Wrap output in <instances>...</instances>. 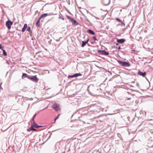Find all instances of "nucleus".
Returning <instances> with one entry per match:
<instances>
[{
    "label": "nucleus",
    "mask_w": 153,
    "mask_h": 153,
    "mask_svg": "<svg viewBox=\"0 0 153 153\" xmlns=\"http://www.w3.org/2000/svg\"><path fill=\"white\" fill-rule=\"evenodd\" d=\"M29 79L32 81L33 82H37L39 81V79L37 77L36 75L31 76L30 75Z\"/></svg>",
    "instance_id": "0eeeda50"
},
{
    "label": "nucleus",
    "mask_w": 153,
    "mask_h": 153,
    "mask_svg": "<svg viewBox=\"0 0 153 153\" xmlns=\"http://www.w3.org/2000/svg\"><path fill=\"white\" fill-rule=\"evenodd\" d=\"M131 99V97H126L125 98L126 100H130Z\"/></svg>",
    "instance_id": "c756f323"
},
{
    "label": "nucleus",
    "mask_w": 153,
    "mask_h": 153,
    "mask_svg": "<svg viewBox=\"0 0 153 153\" xmlns=\"http://www.w3.org/2000/svg\"><path fill=\"white\" fill-rule=\"evenodd\" d=\"M117 62L121 66L125 67H129L131 66V65L129 62L123 61L119 60H117Z\"/></svg>",
    "instance_id": "f03ea898"
},
{
    "label": "nucleus",
    "mask_w": 153,
    "mask_h": 153,
    "mask_svg": "<svg viewBox=\"0 0 153 153\" xmlns=\"http://www.w3.org/2000/svg\"><path fill=\"white\" fill-rule=\"evenodd\" d=\"M40 26V21H37L36 23V26L37 27H38Z\"/></svg>",
    "instance_id": "412c9836"
},
{
    "label": "nucleus",
    "mask_w": 153,
    "mask_h": 153,
    "mask_svg": "<svg viewBox=\"0 0 153 153\" xmlns=\"http://www.w3.org/2000/svg\"><path fill=\"white\" fill-rule=\"evenodd\" d=\"M92 39L95 41L97 40L98 41V40L97 39L96 37L95 36H93L92 37Z\"/></svg>",
    "instance_id": "5701e85b"
},
{
    "label": "nucleus",
    "mask_w": 153,
    "mask_h": 153,
    "mask_svg": "<svg viewBox=\"0 0 153 153\" xmlns=\"http://www.w3.org/2000/svg\"><path fill=\"white\" fill-rule=\"evenodd\" d=\"M133 91H136L135 90H133Z\"/></svg>",
    "instance_id": "864d4df0"
},
{
    "label": "nucleus",
    "mask_w": 153,
    "mask_h": 153,
    "mask_svg": "<svg viewBox=\"0 0 153 153\" xmlns=\"http://www.w3.org/2000/svg\"><path fill=\"white\" fill-rule=\"evenodd\" d=\"M42 19V18H41V16H40V17H39L38 19V20H37V21H40V20H41Z\"/></svg>",
    "instance_id": "72a5a7b5"
},
{
    "label": "nucleus",
    "mask_w": 153,
    "mask_h": 153,
    "mask_svg": "<svg viewBox=\"0 0 153 153\" xmlns=\"http://www.w3.org/2000/svg\"><path fill=\"white\" fill-rule=\"evenodd\" d=\"M95 152L97 153L98 152V151L94 150V151L93 152H92V153H94Z\"/></svg>",
    "instance_id": "4c0bfd02"
},
{
    "label": "nucleus",
    "mask_w": 153,
    "mask_h": 153,
    "mask_svg": "<svg viewBox=\"0 0 153 153\" xmlns=\"http://www.w3.org/2000/svg\"><path fill=\"white\" fill-rule=\"evenodd\" d=\"M87 32L88 33L92 35H94L95 34V32L94 31L90 29H88L87 30Z\"/></svg>",
    "instance_id": "ddd939ff"
},
{
    "label": "nucleus",
    "mask_w": 153,
    "mask_h": 153,
    "mask_svg": "<svg viewBox=\"0 0 153 153\" xmlns=\"http://www.w3.org/2000/svg\"><path fill=\"white\" fill-rule=\"evenodd\" d=\"M36 113L33 116V117H32V118H31V120H32V121H34V119L36 116Z\"/></svg>",
    "instance_id": "4be33fe9"
},
{
    "label": "nucleus",
    "mask_w": 153,
    "mask_h": 153,
    "mask_svg": "<svg viewBox=\"0 0 153 153\" xmlns=\"http://www.w3.org/2000/svg\"><path fill=\"white\" fill-rule=\"evenodd\" d=\"M13 24V22L11 21L8 18V20L6 22V26L8 29L10 30L11 28V25Z\"/></svg>",
    "instance_id": "39448f33"
},
{
    "label": "nucleus",
    "mask_w": 153,
    "mask_h": 153,
    "mask_svg": "<svg viewBox=\"0 0 153 153\" xmlns=\"http://www.w3.org/2000/svg\"><path fill=\"white\" fill-rule=\"evenodd\" d=\"M31 123H32V121L31 122ZM31 124H32L33 127L35 128H38V125L37 123H36L35 121H34L32 123H31Z\"/></svg>",
    "instance_id": "4468645a"
},
{
    "label": "nucleus",
    "mask_w": 153,
    "mask_h": 153,
    "mask_svg": "<svg viewBox=\"0 0 153 153\" xmlns=\"http://www.w3.org/2000/svg\"><path fill=\"white\" fill-rule=\"evenodd\" d=\"M130 86H131V87H133V85H130Z\"/></svg>",
    "instance_id": "09e8293b"
},
{
    "label": "nucleus",
    "mask_w": 153,
    "mask_h": 153,
    "mask_svg": "<svg viewBox=\"0 0 153 153\" xmlns=\"http://www.w3.org/2000/svg\"><path fill=\"white\" fill-rule=\"evenodd\" d=\"M69 146V144H68L67 145H66V146H65V149H66L67 148H68Z\"/></svg>",
    "instance_id": "2f4dec72"
},
{
    "label": "nucleus",
    "mask_w": 153,
    "mask_h": 153,
    "mask_svg": "<svg viewBox=\"0 0 153 153\" xmlns=\"http://www.w3.org/2000/svg\"><path fill=\"white\" fill-rule=\"evenodd\" d=\"M90 108L91 111L97 112H100L101 109V107L98 103L92 105Z\"/></svg>",
    "instance_id": "f257e3e1"
},
{
    "label": "nucleus",
    "mask_w": 153,
    "mask_h": 153,
    "mask_svg": "<svg viewBox=\"0 0 153 153\" xmlns=\"http://www.w3.org/2000/svg\"><path fill=\"white\" fill-rule=\"evenodd\" d=\"M38 128H39V127H43V126H39L38 125Z\"/></svg>",
    "instance_id": "a19ab883"
},
{
    "label": "nucleus",
    "mask_w": 153,
    "mask_h": 153,
    "mask_svg": "<svg viewBox=\"0 0 153 153\" xmlns=\"http://www.w3.org/2000/svg\"><path fill=\"white\" fill-rule=\"evenodd\" d=\"M30 75H28V74L25 73H23L22 76V78H23V77L27 78L28 79H29Z\"/></svg>",
    "instance_id": "f8f14e48"
},
{
    "label": "nucleus",
    "mask_w": 153,
    "mask_h": 153,
    "mask_svg": "<svg viewBox=\"0 0 153 153\" xmlns=\"http://www.w3.org/2000/svg\"><path fill=\"white\" fill-rule=\"evenodd\" d=\"M36 130H37L36 129L33 128L32 131H36Z\"/></svg>",
    "instance_id": "e433bc0d"
},
{
    "label": "nucleus",
    "mask_w": 153,
    "mask_h": 153,
    "mask_svg": "<svg viewBox=\"0 0 153 153\" xmlns=\"http://www.w3.org/2000/svg\"><path fill=\"white\" fill-rule=\"evenodd\" d=\"M55 131V130H54V131H53L52 132H54V131Z\"/></svg>",
    "instance_id": "4d7b16f0"
},
{
    "label": "nucleus",
    "mask_w": 153,
    "mask_h": 153,
    "mask_svg": "<svg viewBox=\"0 0 153 153\" xmlns=\"http://www.w3.org/2000/svg\"><path fill=\"white\" fill-rule=\"evenodd\" d=\"M115 19L118 22H122V21L119 18H115Z\"/></svg>",
    "instance_id": "b1692460"
},
{
    "label": "nucleus",
    "mask_w": 153,
    "mask_h": 153,
    "mask_svg": "<svg viewBox=\"0 0 153 153\" xmlns=\"http://www.w3.org/2000/svg\"><path fill=\"white\" fill-rule=\"evenodd\" d=\"M88 111L86 110H84L82 111V112L81 113V115H85L87 114Z\"/></svg>",
    "instance_id": "dca6fc26"
},
{
    "label": "nucleus",
    "mask_w": 153,
    "mask_h": 153,
    "mask_svg": "<svg viewBox=\"0 0 153 153\" xmlns=\"http://www.w3.org/2000/svg\"><path fill=\"white\" fill-rule=\"evenodd\" d=\"M79 111V110H78L76 111L74 113V114H73V115H72V116H71V117H72L74 115H75V114H76V113H77V112H78V111Z\"/></svg>",
    "instance_id": "cd10ccee"
},
{
    "label": "nucleus",
    "mask_w": 153,
    "mask_h": 153,
    "mask_svg": "<svg viewBox=\"0 0 153 153\" xmlns=\"http://www.w3.org/2000/svg\"><path fill=\"white\" fill-rule=\"evenodd\" d=\"M124 21V20H123V21H122V22H121L122 25H124V26L125 25V24L124 23H123V22Z\"/></svg>",
    "instance_id": "f704fd0d"
},
{
    "label": "nucleus",
    "mask_w": 153,
    "mask_h": 153,
    "mask_svg": "<svg viewBox=\"0 0 153 153\" xmlns=\"http://www.w3.org/2000/svg\"><path fill=\"white\" fill-rule=\"evenodd\" d=\"M126 41V39H117V42L118 43L123 44Z\"/></svg>",
    "instance_id": "9d476101"
},
{
    "label": "nucleus",
    "mask_w": 153,
    "mask_h": 153,
    "mask_svg": "<svg viewBox=\"0 0 153 153\" xmlns=\"http://www.w3.org/2000/svg\"><path fill=\"white\" fill-rule=\"evenodd\" d=\"M59 19H62L63 20H65V19L63 18V16L62 15H61V16H59Z\"/></svg>",
    "instance_id": "bb28decb"
},
{
    "label": "nucleus",
    "mask_w": 153,
    "mask_h": 153,
    "mask_svg": "<svg viewBox=\"0 0 153 153\" xmlns=\"http://www.w3.org/2000/svg\"><path fill=\"white\" fill-rule=\"evenodd\" d=\"M60 114H58V115H57V116L56 117V118H55V119H54V122H55L56 121V120H57V119L58 118H59V116H60Z\"/></svg>",
    "instance_id": "a878e982"
},
{
    "label": "nucleus",
    "mask_w": 153,
    "mask_h": 153,
    "mask_svg": "<svg viewBox=\"0 0 153 153\" xmlns=\"http://www.w3.org/2000/svg\"><path fill=\"white\" fill-rule=\"evenodd\" d=\"M52 108L56 111H57L60 110L59 104L56 102H55L53 104Z\"/></svg>",
    "instance_id": "20e7f679"
},
{
    "label": "nucleus",
    "mask_w": 153,
    "mask_h": 153,
    "mask_svg": "<svg viewBox=\"0 0 153 153\" xmlns=\"http://www.w3.org/2000/svg\"><path fill=\"white\" fill-rule=\"evenodd\" d=\"M98 52L100 53V54L105 55V56H108L109 54V53L108 52L106 51L105 50H97Z\"/></svg>",
    "instance_id": "423d86ee"
},
{
    "label": "nucleus",
    "mask_w": 153,
    "mask_h": 153,
    "mask_svg": "<svg viewBox=\"0 0 153 153\" xmlns=\"http://www.w3.org/2000/svg\"><path fill=\"white\" fill-rule=\"evenodd\" d=\"M127 93L128 94H130L131 95H132L129 92H127Z\"/></svg>",
    "instance_id": "79ce46f5"
},
{
    "label": "nucleus",
    "mask_w": 153,
    "mask_h": 153,
    "mask_svg": "<svg viewBox=\"0 0 153 153\" xmlns=\"http://www.w3.org/2000/svg\"><path fill=\"white\" fill-rule=\"evenodd\" d=\"M62 37H60L59 39H60V40L61 39H62Z\"/></svg>",
    "instance_id": "de8ad7c7"
},
{
    "label": "nucleus",
    "mask_w": 153,
    "mask_h": 153,
    "mask_svg": "<svg viewBox=\"0 0 153 153\" xmlns=\"http://www.w3.org/2000/svg\"><path fill=\"white\" fill-rule=\"evenodd\" d=\"M47 71H48V73H49V71L48 70H47Z\"/></svg>",
    "instance_id": "6e6d98bb"
},
{
    "label": "nucleus",
    "mask_w": 153,
    "mask_h": 153,
    "mask_svg": "<svg viewBox=\"0 0 153 153\" xmlns=\"http://www.w3.org/2000/svg\"><path fill=\"white\" fill-rule=\"evenodd\" d=\"M150 122L149 123L151 124L152 125H153V120H150Z\"/></svg>",
    "instance_id": "7c9ffc66"
},
{
    "label": "nucleus",
    "mask_w": 153,
    "mask_h": 153,
    "mask_svg": "<svg viewBox=\"0 0 153 153\" xmlns=\"http://www.w3.org/2000/svg\"><path fill=\"white\" fill-rule=\"evenodd\" d=\"M146 74V72H143L140 71H139L138 72H137V74L140 76H142L143 77H145Z\"/></svg>",
    "instance_id": "1a4fd4ad"
},
{
    "label": "nucleus",
    "mask_w": 153,
    "mask_h": 153,
    "mask_svg": "<svg viewBox=\"0 0 153 153\" xmlns=\"http://www.w3.org/2000/svg\"><path fill=\"white\" fill-rule=\"evenodd\" d=\"M4 47L1 44H0V49L2 50L4 49Z\"/></svg>",
    "instance_id": "c85d7f7f"
},
{
    "label": "nucleus",
    "mask_w": 153,
    "mask_h": 153,
    "mask_svg": "<svg viewBox=\"0 0 153 153\" xmlns=\"http://www.w3.org/2000/svg\"><path fill=\"white\" fill-rule=\"evenodd\" d=\"M91 43L92 44H94V42H91Z\"/></svg>",
    "instance_id": "c03bdc74"
},
{
    "label": "nucleus",
    "mask_w": 153,
    "mask_h": 153,
    "mask_svg": "<svg viewBox=\"0 0 153 153\" xmlns=\"http://www.w3.org/2000/svg\"><path fill=\"white\" fill-rule=\"evenodd\" d=\"M89 41V39L88 38L87 39L86 41H85L87 44L88 42V41Z\"/></svg>",
    "instance_id": "473e14b6"
},
{
    "label": "nucleus",
    "mask_w": 153,
    "mask_h": 153,
    "mask_svg": "<svg viewBox=\"0 0 153 153\" xmlns=\"http://www.w3.org/2000/svg\"><path fill=\"white\" fill-rule=\"evenodd\" d=\"M48 15V13H45L42 14L40 16L41 18H44Z\"/></svg>",
    "instance_id": "a211bd4d"
},
{
    "label": "nucleus",
    "mask_w": 153,
    "mask_h": 153,
    "mask_svg": "<svg viewBox=\"0 0 153 153\" xmlns=\"http://www.w3.org/2000/svg\"><path fill=\"white\" fill-rule=\"evenodd\" d=\"M70 147H71L70 146ZM70 148L67 151L68 152L69 151V150H70Z\"/></svg>",
    "instance_id": "a18cd8bd"
},
{
    "label": "nucleus",
    "mask_w": 153,
    "mask_h": 153,
    "mask_svg": "<svg viewBox=\"0 0 153 153\" xmlns=\"http://www.w3.org/2000/svg\"><path fill=\"white\" fill-rule=\"evenodd\" d=\"M2 50V55L4 56H7V53L5 50L3 49Z\"/></svg>",
    "instance_id": "aec40b11"
},
{
    "label": "nucleus",
    "mask_w": 153,
    "mask_h": 153,
    "mask_svg": "<svg viewBox=\"0 0 153 153\" xmlns=\"http://www.w3.org/2000/svg\"><path fill=\"white\" fill-rule=\"evenodd\" d=\"M112 48H117L119 49H122V48H121L120 46H119L118 44V43H116L115 45H114L112 46Z\"/></svg>",
    "instance_id": "9b49d317"
},
{
    "label": "nucleus",
    "mask_w": 153,
    "mask_h": 153,
    "mask_svg": "<svg viewBox=\"0 0 153 153\" xmlns=\"http://www.w3.org/2000/svg\"><path fill=\"white\" fill-rule=\"evenodd\" d=\"M131 51H135V49L131 50Z\"/></svg>",
    "instance_id": "37998d69"
},
{
    "label": "nucleus",
    "mask_w": 153,
    "mask_h": 153,
    "mask_svg": "<svg viewBox=\"0 0 153 153\" xmlns=\"http://www.w3.org/2000/svg\"><path fill=\"white\" fill-rule=\"evenodd\" d=\"M88 46H90V45L88 44Z\"/></svg>",
    "instance_id": "8fccbe9b"
},
{
    "label": "nucleus",
    "mask_w": 153,
    "mask_h": 153,
    "mask_svg": "<svg viewBox=\"0 0 153 153\" xmlns=\"http://www.w3.org/2000/svg\"><path fill=\"white\" fill-rule=\"evenodd\" d=\"M51 41H52V40H51V39L50 40L48 41V43H49V44H51Z\"/></svg>",
    "instance_id": "c9c22d12"
},
{
    "label": "nucleus",
    "mask_w": 153,
    "mask_h": 153,
    "mask_svg": "<svg viewBox=\"0 0 153 153\" xmlns=\"http://www.w3.org/2000/svg\"><path fill=\"white\" fill-rule=\"evenodd\" d=\"M33 127H34L31 124V126L29 128L27 129V131L28 132L32 131Z\"/></svg>",
    "instance_id": "f3484780"
},
{
    "label": "nucleus",
    "mask_w": 153,
    "mask_h": 153,
    "mask_svg": "<svg viewBox=\"0 0 153 153\" xmlns=\"http://www.w3.org/2000/svg\"><path fill=\"white\" fill-rule=\"evenodd\" d=\"M60 39H56V41H57V42H59L60 41Z\"/></svg>",
    "instance_id": "58836bf2"
},
{
    "label": "nucleus",
    "mask_w": 153,
    "mask_h": 153,
    "mask_svg": "<svg viewBox=\"0 0 153 153\" xmlns=\"http://www.w3.org/2000/svg\"><path fill=\"white\" fill-rule=\"evenodd\" d=\"M0 9L1 10H3L0 7Z\"/></svg>",
    "instance_id": "49530a36"
},
{
    "label": "nucleus",
    "mask_w": 153,
    "mask_h": 153,
    "mask_svg": "<svg viewBox=\"0 0 153 153\" xmlns=\"http://www.w3.org/2000/svg\"><path fill=\"white\" fill-rule=\"evenodd\" d=\"M82 74L80 73H76L73 75H69L68 78H73L74 77H77L80 76H82Z\"/></svg>",
    "instance_id": "6e6552de"
},
{
    "label": "nucleus",
    "mask_w": 153,
    "mask_h": 153,
    "mask_svg": "<svg viewBox=\"0 0 153 153\" xmlns=\"http://www.w3.org/2000/svg\"><path fill=\"white\" fill-rule=\"evenodd\" d=\"M66 16L67 19L72 23L73 25L77 26L79 25V24L76 20H74L73 18L71 17L68 15H67Z\"/></svg>",
    "instance_id": "7ed1b4c3"
},
{
    "label": "nucleus",
    "mask_w": 153,
    "mask_h": 153,
    "mask_svg": "<svg viewBox=\"0 0 153 153\" xmlns=\"http://www.w3.org/2000/svg\"><path fill=\"white\" fill-rule=\"evenodd\" d=\"M27 27V24H25L24 25L22 29V31L23 32H24L25 31V30H26V29Z\"/></svg>",
    "instance_id": "2eb2a0df"
},
{
    "label": "nucleus",
    "mask_w": 153,
    "mask_h": 153,
    "mask_svg": "<svg viewBox=\"0 0 153 153\" xmlns=\"http://www.w3.org/2000/svg\"><path fill=\"white\" fill-rule=\"evenodd\" d=\"M95 17V18L97 19H99V18H98V17H96L95 16H94Z\"/></svg>",
    "instance_id": "ea45409f"
},
{
    "label": "nucleus",
    "mask_w": 153,
    "mask_h": 153,
    "mask_svg": "<svg viewBox=\"0 0 153 153\" xmlns=\"http://www.w3.org/2000/svg\"><path fill=\"white\" fill-rule=\"evenodd\" d=\"M103 11H106L105 10H103Z\"/></svg>",
    "instance_id": "5fc2aeb1"
},
{
    "label": "nucleus",
    "mask_w": 153,
    "mask_h": 153,
    "mask_svg": "<svg viewBox=\"0 0 153 153\" xmlns=\"http://www.w3.org/2000/svg\"><path fill=\"white\" fill-rule=\"evenodd\" d=\"M100 10H102V11L103 10L102 9H101Z\"/></svg>",
    "instance_id": "603ef678"
},
{
    "label": "nucleus",
    "mask_w": 153,
    "mask_h": 153,
    "mask_svg": "<svg viewBox=\"0 0 153 153\" xmlns=\"http://www.w3.org/2000/svg\"><path fill=\"white\" fill-rule=\"evenodd\" d=\"M27 29L26 30L29 32H31V27H27Z\"/></svg>",
    "instance_id": "393cba45"
},
{
    "label": "nucleus",
    "mask_w": 153,
    "mask_h": 153,
    "mask_svg": "<svg viewBox=\"0 0 153 153\" xmlns=\"http://www.w3.org/2000/svg\"><path fill=\"white\" fill-rule=\"evenodd\" d=\"M87 44V43L85 41H82L81 46L82 47H83L86 45Z\"/></svg>",
    "instance_id": "6ab92c4d"
},
{
    "label": "nucleus",
    "mask_w": 153,
    "mask_h": 153,
    "mask_svg": "<svg viewBox=\"0 0 153 153\" xmlns=\"http://www.w3.org/2000/svg\"><path fill=\"white\" fill-rule=\"evenodd\" d=\"M134 81L132 82V83H134Z\"/></svg>",
    "instance_id": "3c124183"
}]
</instances>
